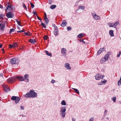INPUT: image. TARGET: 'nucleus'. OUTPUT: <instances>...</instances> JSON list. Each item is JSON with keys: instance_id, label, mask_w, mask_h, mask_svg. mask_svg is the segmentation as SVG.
I'll list each match as a JSON object with an SVG mask.
<instances>
[{"instance_id": "1", "label": "nucleus", "mask_w": 121, "mask_h": 121, "mask_svg": "<svg viewBox=\"0 0 121 121\" xmlns=\"http://www.w3.org/2000/svg\"><path fill=\"white\" fill-rule=\"evenodd\" d=\"M66 110V107L63 106L60 108V114L62 118H64L65 117V111Z\"/></svg>"}, {"instance_id": "2", "label": "nucleus", "mask_w": 121, "mask_h": 121, "mask_svg": "<svg viewBox=\"0 0 121 121\" xmlns=\"http://www.w3.org/2000/svg\"><path fill=\"white\" fill-rule=\"evenodd\" d=\"M37 95V94L35 93L34 91H29L26 93L25 95L26 98L31 97H36Z\"/></svg>"}, {"instance_id": "3", "label": "nucleus", "mask_w": 121, "mask_h": 121, "mask_svg": "<svg viewBox=\"0 0 121 121\" xmlns=\"http://www.w3.org/2000/svg\"><path fill=\"white\" fill-rule=\"evenodd\" d=\"M19 60L17 58H12L10 60V63L12 65L17 64L19 63Z\"/></svg>"}, {"instance_id": "4", "label": "nucleus", "mask_w": 121, "mask_h": 121, "mask_svg": "<svg viewBox=\"0 0 121 121\" xmlns=\"http://www.w3.org/2000/svg\"><path fill=\"white\" fill-rule=\"evenodd\" d=\"M11 99L13 100H15V103L16 104L18 103L20 100V98L19 97L14 96H13Z\"/></svg>"}, {"instance_id": "5", "label": "nucleus", "mask_w": 121, "mask_h": 121, "mask_svg": "<svg viewBox=\"0 0 121 121\" xmlns=\"http://www.w3.org/2000/svg\"><path fill=\"white\" fill-rule=\"evenodd\" d=\"M104 75H100L99 74H96L95 76L96 79L99 80L100 79H102L104 77Z\"/></svg>"}, {"instance_id": "6", "label": "nucleus", "mask_w": 121, "mask_h": 121, "mask_svg": "<svg viewBox=\"0 0 121 121\" xmlns=\"http://www.w3.org/2000/svg\"><path fill=\"white\" fill-rule=\"evenodd\" d=\"M6 16L8 18H13V15L12 13L10 11L8 13H6Z\"/></svg>"}, {"instance_id": "7", "label": "nucleus", "mask_w": 121, "mask_h": 121, "mask_svg": "<svg viewBox=\"0 0 121 121\" xmlns=\"http://www.w3.org/2000/svg\"><path fill=\"white\" fill-rule=\"evenodd\" d=\"M2 87L3 89L5 91H10L11 90L9 87L7 85L3 84L2 85Z\"/></svg>"}, {"instance_id": "8", "label": "nucleus", "mask_w": 121, "mask_h": 121, "mask_svg": "<svg viewBox=\"0 0 121 121\" xmlns=\"http://www.w3.org/2000/svg\"><path fill=\"white\" fill-rule=\"evenodd\" d=\"M54 26V35H56L58 34V29L57 27L55 26V24L54 25V26Z\"/></svg>"}, {"instance_id": "9", "label": "nucleus", "mask_w": 121, "mask_h": 121, "mask_svg": "<svg viewBox=\"0 0 121 121\" xmlns=\"http://www.w3.org/2000/svg\"><path fill=\"white\" fill-rule=\"evenodd\" d=\"M16 78L14 77H13L9 78L7 80V81L9 83H13L14 81L16 80Z\"/></svg>"}, {"instance_id": "10", "label": "nucleus", "mask_w": 121, "mask_h": 121, "mask_svg": "<svg viewBox=\"0 0 121 121\" xmlns=\"http://www.w3.org/2000/svg\"><path fill=\"white\" fill-rule=\"evenodd\" d=\"M6 9H9V10L12 11L15 9V8L12 5H8L6 7Z\"/></svg>"}, {"instance_id": "11", "label": "nucleus", "mask_w": 121, "mask_h": 121, "mask_svg": "<svg viewBox=\"0 0 121 121\" xmlns=\"http://www.w3.org/2000/svg\"><path fill=\"white\" fill-rule=\"evenodd\" d=\"M66 52L67 50L65 48H63L61 49V52L64 56H66Z\"/></svg>"}, {"instance_id": "12", "label": "nucleus", "mask_w": 121, "mask_h": 121, "mask_svg": "<svg viewBox=\"0 0 121 121\" xmlns=\"http://www.w3.org/2000/svg\"><path fill=\"white\" fill-rule=\"evenodd\" d=\"M17 79L20 81H22L24 80V78L23 76H17L16 77Z\"/></svg>"}, {"instance_id": "13", "label": "nucleus", "mask_w": 121, "mask_h": 121, "mask_svg": "<svg viewBox=\"0 0 121 121\" xmlns=\"http://www.w3.org/2000/svg\"><path fill=\"white\" fill-rule=\"evenodd\" d=\"M92 15L93 16L95 20H97L100 19V17L99 16L97 15L95 13H92Z\"/></svg>"}, {"instance_id": "14", "label": "nucleus", "mask_w": 121, "mask_h": 121, "mask_svg": "<svg viewBox=\"0 0 121 121\" xmlns=\"http://www.w3.org/2000/svg\"><path fill=\"white\" fill-rule=\"evenodd\" d=\"M5 25V23L4 22H2L0 24L1 29L2 31H3L4 30Z\"/></svg>"}, {"instance_id": "15", "label": "nucleus", "mask_w": 121, "mask_h": 121, "mask_svg": "<svg viewBox=\"0 0 121 121\" xmlns=\"http://www.w3.org/2000/svg\"><path fill=\"white\" fill-rule=\"evenodd\" d=\"M104 50V48H100L99 49L98 51L97 52V54L99 55L100 54L101 52H102Z\"/></svg>"}, {"instance_id": "16", "label": "nucleus", "mask_w": 121, "mask_h": 121, "mask_svg": "<svg viewBox=\"0 0 121 121\" xmlns=\"http://www.w3.org/2000/svg\"><path fill=\"white\" fill-rule=\"evenodd\" d=\"M67 24V22L65 20H64L62 21V23L61 24V26L63 27H64Z\"/></svg>"}, {"instance_id": "17", "label": "nucleus", "mask_w": 121, "mask_h": 121, "mask_svg": "<svg viewBox=\"0 0 121 121\" xmlns=\"http://www.w3.org/2000/svg\"><path fill=\"white\" fill-rule=\"evenodd\" d=\"M29 41L32 44H35L36 42L35 39H30L29 40Z\"/></svg>"}, {"instance_id": "18", "label": "nucleus", "mask_w": 121, "mask_h": 121, "mask_svg": "<svg viewBox=\"0 0 121 121\" xmlns=\"http://www.w3.org/2000/svg\"><path fill=\"white\" fill-rule=\"evenodd\" d=\"M113 31L112 30H109V33L110 35L111 36H114V35L113 33Z\"/></svg>"}, {"instance_id": "19", "label": "nucleus", "mask_w": 121, "mask_h": 121, "mask_svg": "<svg viewBox=\"0 0 121 121\" xmlns=\"http://www.w3.org/2000/svg\"><path fill=\"white\" fill-rule=\"evenodd\" d=\"M65 68H67V69H71V68L69 67V64L68 63H66L65 65Z\"/></svg>"}, {"instance_id": "20", "label": "nucleus", "mask_w": 121, "mask_h": 121, "mask_svg": "<svg viewBox=\"0 0 121 121\" xmlns=\"http://www.w3.org/2000/svg\"><path fill=\"white\" fill-rule=\"evenodd\" d=\"M24 78L25 79H24L27 80V82H28L29 81V79L28 78V77H29V75L28 74H26L24 75Z\"/></svg>"}, {"instance_id": "21", "label": "nucleus", "mask_w": 121, "mask_h": 121, "mask_svg": "<svg viewBox=\"0 0 121 121\" xmlns=\"http://www.w3.org/2000/svg\"><path fill=\"white\" fill-rule=\"evenodd\" d=\"M109 57V55L108 54H106L104 56V58L105 60H108V57Z\"/></svg>"}, {"instance_id": "22", "label": "nucleus", "mask_w": 121, "mask_h": 121, "mask_svg": "<svg viewBox=\"0 0 121 121\" xmlns=\"http://www.w3.org/2000/svg\"><path fill=\"white\" fill-rule=\"evenodd\" d=\"M44 19L45 20V23L47 25L48 22L49 20L48 19L47 17L44 18Z\"/></svg>"}, {"instance_id": "23", "label": "nucleus", "mask_w": 121, "mask_h": 121, "mask_svg": "<svg viewBox=\"0 0 121 121\" xmlns=\"http://www.w3.org/2000/svg\"><path fill=\"white\" fill-rule=\"evenodd\" d=\"M24 34H25L27 36H31L32 35L31 33L29 32H25L24 33Z\"/></svg>"}, {"instance_id": "24", "label": "nucleus", "mask_w": 121, "mask_h": 121, "mask_svg": "<svg viewBox=\"0 0 121 121\" xmlns=\"http://www.w3.org/2000/svg\"><path fill=\"white\" fill-rule=\"evenodd\" d=\"M106 61L104 58H102L100 60V62L101 63H103L105 62V61Z\"/></svg>"}, {"instance_id": "25", "label": "nucleus", "mask_w": 121, "mask_h": 121, "mask_svg": "<svg viewBox=\"0 0 121 121\" xmlns=\"http://www.w3.org/2000/svg\"><path fill=\"white\" fill-rule=\"evenodd\" d=\"M13 44V48H17L18 47L17 45V43H14Z\"/></svg>"}, {"instance_id": "26", "label": "nucleus", "mask_w": 121, "mask_h": 121, "mask_svg": "<svg viewBox=\"0 0 121 121\" xmlns=\"http://www.w3.org/2000/svg\"><path fill=\"white\" fill-rule=\"evenodd\" d=\"M45 52L47 55L50 56L51 57L52 56V55L51 53L50 52H48V51H45Z\"/></svg>"}, {"instance_id": "27", "label": "nucleus", "mask_w": 121, "mask_h": 121, "mask_svg": "<svg viewBox=\"0 0 121 121\" xmlns=\"http://www.w3.org/2000/svg\"><path fill=\"white\" fill-rule=\"evenodd\" d=\"M61 104L63 105H66V102L64 100H63L61 101Z\"/></svg>"}, {"instance_id": "28", "label": "nucleus", "mask_w": 121, "mask_h": 121, "mask_svg": "<svg viewBox=\"0 0 121 121\" xmlns=\"http://www.w3.org/2000/svg\"><path fill=\"white\" fill-rule=\"evenodd\" d=\"M84 36V35L83 34L81 33L79 34L78 36V38H81Z\"/></svg>"}, {"instance_id": "29", "label": "nucleus", "mask_w": 121, "mask_h": 121, "mask_svg": "<svg viewBox=\"0 0 121 121\" xmlns=\"http://www.w3.org/2000/svg\"><path fill=\"white\" fill-rule=\"evenodd\" d=\"M108 25L110 27H114V24L112 23H108Z\"/></svg>"}, {"instance_id": "30", "label": "nucleus", "mask_w": 121, "mask_h": 121, "mask_svg": "<svg viewBox=\"0 0 121 121\" xmlns=\"http://www.w3.org/2000/svg\"><path fill=\"white\" fill-rule=\"evenodd\" d=\"M56 7V6L55 5H51L50 7V8L53 9L55 8Z\"/></svg>"}, {"instance_id": "31", "label": "nucleus", "mask_w": 121, "mask_h": 121, "mask_svg": "<svg viewBox=\"0 0 121 121\" xmlns=\"http://www.w3.org/2000/svg\"><path fill=\"white\" fill-rule=\"evenodd\" d=\"M41 25H42V27H43L44 28H45L46 27V25L44 24V23L42 22H41Z\"/></svg>"}, {"instance_id": "32", "label": "nucleus", "mask_w": 121, "mask_h": 121, "mask_svg": "<svg viewBox=\"0 0 121 121\" xmlns=\"http://www.w3.org/2000/svg\"><path fill=\"white\" fill-rule=\"evenodd\" d=\"M85 9V7L84 6H80L79 7L78 9H82L84 10V9Z\"/></svg>"}, {"instance_id": "33", "label": "nucleus", "mask_w": 121, "mask_h": 121, "mask_svg": "<svg viewBox=\"0 0 121 121\" xmlns=\"http://www.w3.org/2000/svg\"><path fill=\"white\" fill-rule=\"evenodd\" d=\"M15 31V30L13 28H12L10 29L9 31V33H11L13 32H14Z\"/></svg>"}, {"instance_id": "34", "label": "nucleus", "mask_w": 121, "mask_h": 121, "mask_svg": "<svg viewBox=\"0 0 121 121\" xmlns=\"http://www.w3.org/2000/svg\"><path fill=\"white\" fill-rule=\"evenodd\" d=\"M4 15L2 14H0V17L1 19H3V17L4 16Z\"/></svg>"}, {"instance_id": "35", "label": "nucleus", "mask_w": 121, "mask_h": 121, "mask_svg": "<svg viewBox=\"0 0 121 121\" xmlns=\"http://www.w3.org/2000/svg\"><path fill=\"white\" fill-rule=\"evenodd\" d=\"M22 6L23 7V8H24L26 10L27 9V7L25 5V4L23 3L22 4Z\"/></svg>"}, {"instance_id": "36", "label": "nucleus", "mask_w": 121, "mask_h": 121, "mask_svg": "<svg viewBox=\"0 0 121 121\" xmlns=\"http://www.w3.org/2000/svg\"><path fill=\"white\" fill-rule=\"evenodd\" d=\"M112 99L114 102L116 100V97H114L112 98Z\"/></svg>"}, {"instance_id": "37", "label": "nucleus", "mask_w": 121, "mask_h": 121, "mask_svg": "<svg viewBox=\"0 0 121 121\" xmlns=\"http://www.w3.org/2000/svg\"><path fill=\"white\" fill-rule=\"evenodd\" d=\"M108 112V111L106 110H105L104 112V117H105L106 115L107 114V113Z\"/></svg>"}, {"instance_id": "38", "label": "nucleus", "mask_w": 121, "mask_h": 121, "mask_svg": "<svg viewBox=\"0 0 121 121\" xmlns=\"http://www.w3.org/2000/svg\"><path fill=\"white\" fill-rule=\"evenodd\" d=\"M119 24V22H116L114 24V26L115 27L117 26L118 24Z\"/></svg>"}, {"instance_id": "39", "label": "nucleus", "mask_w": 121, "mask_h": 121, "mask_svg": "<svg viewBox=\"0 0 121 121\" xmlns=\"http://www.w3.org/2000/svg\"><path fill=\"white\" fill-rule=\"evenodd\" d=\"M26 31L24 29H23L22 30H21L20 31H17L18 33L22 32H24Z\"/></svg>"}, {"instance_id": "40", "label": "nucleus", "mask_w": 121, "mask_h": 121, "mask_svg": "<svg viewBox=\"0 0 121 121\" xmlns=\"http://www.w3.org/2000/svg\"><path fill=\"white\" fill-rule=\"evenodd\" d=\"M121 55V51H119V54L117 55V57H119Z\"/></svg>"}, {"instance_id": "41", "label": "nucleus", "mask_w": 121, "mask_h": 121, "mask_svg": "<svg viewBox=\"0 0 121 121\" xmlns=\"http://www.w3.org/2000/svg\"><path fill=\"white\" fill-rule=\"evenodd\" d=\"M30 4L31 5V7L32 8H33L35 6L31 2H30Z\"/></svg>"}, {"instance_id": "42", "label": "nucleus", "mask_w": 121, "mask_h": 121, "mask_svg": "<svg viewBox=\"0 0 121 121\" xmlns=\"http://www.w3.org/2000/svg\"><path fill=\"white\" fill-rule=\"evenodd\" d=\"M48 36L47 35H45L43 37L44 40H46L47 39Z\"/></svg>"}, {"instance_id": "43", "label": "nucleus", "mask_w": 121, "mask_h": 121, "mask_svg": "<svg viewBox=\"0 0 121 121\" xmlns=\"http://www.w3.org/2000/svg\"><path fill=\"white\" fill-rule=\"evenodd\" d=\"M9 47L10 48H13V44H10L9 45Z\"/></svg>"}, {"instance_id": "44", "label": "nucleus", "mask_w": 121, "mask_h": 121, "mask_svg": "<svg viewBox=\"0 0 121 121\" xmlns=\"http://www.w3.org/2000/svg\"><path fill=\"white\" fill-rule=\"evenodd\" d=\"M94 120V117H92L89 120V121H93Z\"/></svg>"}, {"instance_id": "45", "label": "nucleus", "mask_w": 121, "mask_h": 121, "mask_svg": "<svg viewBox=\"0 0 121 121\" xmlns=\"http://www.w3.org/2000/svg\"><path fill=\"white\" fill-rule=\"evenodd\" d=\"M67 29L68 30H70L71 29V27L69 26L67 27Z\"/></svg>"}, {"instance_id": "46", "label": "nucleus", "mask_w": 121, "mask_h": 121, "mask_svg": "<svg viewBox=\"0 0 121 121\" xmlns=\"http://www.w3.org/2000/svg\"><path fill=\"white\" fill-rule=\"evenodd\" d=\"M118 84L119 85H120L121 84V81L120 80L118 82Z\"/></svg>"}, {"instance_id": "47", "label": "nucleus", "mask_w": 121, "mask_h": 121, "mask_svg": "<svg viewBox=\"0 0 121 121\" xmlns=\"http://www.w3.org/2000/svg\"><path fill=\"white\" fill-rule=\"evenodd\" d=\"M37 18L38 20H39L41 22L42 19L40 18L39 16H38L37 15H36Z\"/></svg>"}, {"instance_id": "48", "label": "nucleus", "mask_w": 121, "mask_h": 121, "mask_svg": "<svg viewBox=\"0 0 121 121\" xmlns=\"http://www.w3.org/2000/svg\"><path fill=\"white\" fill-rule=\"evenodd\" d=\"M17 23L18 24V25L20 26H21V22H20L19 21V22H17Z\"/></svg>"}, {"instance_id": "49", "label": "nucleus", "mask_w": 121, "mask_h": 121, "mask_svg": "<svg viewBox=\"0 0 121 121\" xmlns=\"http://www.w3.org/2000/svg\"><path fill=\"white\" fill-rule=\"evenodd\" d=\"M51 82L52 83H53L55 82V81L53 79H52V80Z\"/></svg>"}, {"instance_id": "50", "label": "nucleus", "mask_w": 121, "mask_h": 121, "mask_svg": "<svg viewBox=\"0 0 121 121\" xmlns=\"http://www.w3.org/2000/svg\"><path fill=\"white\" fill-rule=\"evenodd\" d=\"M80 41H81L83 43H85V42L82 39H81L80 40Z\"/></svg>"}, {"instance_id": "51", "label": "nucleus", "mask_w": 121, "mask_h": 121, "mask_svg": "<svg viewBox=\"0 0 121 121\" xmlns=\"http://www.w3.org/2000/svg\"><path fill=\"white\" fill-rule=\"evenodd\" d=\"M20 108L21 109H24V108H23V107L22 106H20Z\"/></svg>"}, {"instance_id": "52", "label": "nucleus", "mask_w": 121, "mask_h": 121, "mask_svg": "<svg viewBox=\"0 0 121 121\" xmlns=\"http://www.w3.org/2000/svg\"><path fill=\"white\" fill-rule=\"evenodd\" d=\"M47 16L46 13L45 12L44 13V18L47 17Z\"/></svg>"}, {"instance_id": "53", "label": "nucleus", "mask_w": 121, "mask_h": 121, "mask_svg": "<svg viewBox=\"0 0 121 121\" xmlns=\"http://www.w3.org/2000/svg\"><path fill=\"white\" fill-rule=\"evenodd\" d=\"M33 13L34 14V15H37L36 14V13L35 12V11H34L33 12Z\"/></svg>"}, {"instance_id": "54", "label": "nucleus", "mask_w": 121, "mask_h": 121, "mask_svg": "<svg viewBox=\"0 0 121 121\" xmlns=\"http://www.w3.org/2000/svg\"><path fill=\"white\" fill-rule=\"evenodd\" d=\"M72 120L73 121H75L76 120V119L75 118H73L72 119Z\"/></svg>"}, {"instance_id": "55", "label": "nucleus", "mask_w": 121, "mask_h": 121, "mask_svg": "<svg viewBox=\"0 0 121 121\" xmlns=\"http://www.w3.org/2000/svg\"><path fill=\"white\" fill-rule=\"evenodd\" d=\"M73 89L74 90V91H78V90L77 89L74 88H73Z\"/></svg>"}, {"instance_id": "56", "label": "nucleus", "mask_w": 121, "mask_h": 121, "mask_svg": "<svg viewBox=\"0 0 121 121\" xmlns=\"http://www.w3.org/2000/svg\"><path fill=\"white\" fill-rule=\"evenodd\" d=\"M3 8V6L1 5L0 4V8Z\"/></svg>"}, {"instance_id": "57", "label": "nucleus", "mask_w": 121, "mask_h": 121, "mask_svg": "<svg viewBox=\"0 0 121 121\" xmlns=\"http://www.w3.org/2000/svg\"><path fill=\"white\" fill-rule=\"evenodd\" d=\"M2 44L1 43L0 44V48H1L2 47Z\"/></svg>"}, {"instance_id": "58", "label": "nucleus", "mask_w": 121, "mask_h": 121, "mask_svg": "<svg viewBox=\"0 0 121 121\" xmlns=\"http://www.w3.org/2000/svg\"><path fill=\"white\" fill-rule=\"evenodd\" d=\"M15 21H16V22H19V21H18V19H16L15 20Z\"/></svg>"}, {"instance_id": "59", "label": "nucleus", "mask_w": 121, "mask_h": 121, "mask_svg": "<svg viewBox=\"0 0 121 121\" xmlns=\"http://www.w3.org/2000/svg\"><path fill=\"white\" fill-rule=\"evenodd\" d=\"M76 93L78 94H79V91H76Z\"/></svg>"}, {"instance_id": "60", "label": "nucleus", "mask_w": 121, "mask_h": 121, "mask_svg": "<svg viewBox=\"0 0 121 121\" xmlns=\"http://www.w3.org/2000/svg\"><path fill=\"white\" fill-rule=\"evenodd\" d=\"M106 119H107L108 120H109V118H108V117H106Z\"/></svg>"}, {"instance_id": "61", "label": "nucleus", "mask_w": 121, "mask_h": 121, "mask_svg": "<svg viewBox=\"0 0 121 121\" xmlns=\"http://www.w3.org/2000/svg\"><path fill=\"white\" fill-rule=\"evenodd\" d=\"M106 82V81L105 82H104V81H101L102 82H103V83H105Z\"/></svg>"}, {"instance_id": "62", "label": "nucleus", "mask_w": 121, "mask_h": 121, "mask_svg": "<svg viewBox=\"0 0 121 121\" xmlns=\"http://www.w3.org/2000/svg\"><path fill=\"white\" fill-rule=\"evenodd\" d=\"M110 54V52H108V54L109 55V54Z\"/></svg>"}, {"instance_id": "63", "label": "nucleus", "mask_w": 121, "mask_h": 121, "mask_svg": "<svg viewBox=\"0 0 121 121\" xmlns=\"http://www.w3.org/2000/svg\"><path fill=\"white\" fill-rule=\"evenodd\" d=\"M2 50L3 51H4V48H2Z\"/></svg>"}, {"instance_id": "64", "label": "nucleus", "mask_w": 121, "mask_h": 121, "mask_svg": "<svg viewBox=\"0 0 121 121\" xmlns=\"http://www.w3.org/2000/svg\"><path fill=\"white\" fill-rule=\"evenodd\" d=\"M5 51H3V54L4 53H5Z\"/></svg>"}]
</instances>
